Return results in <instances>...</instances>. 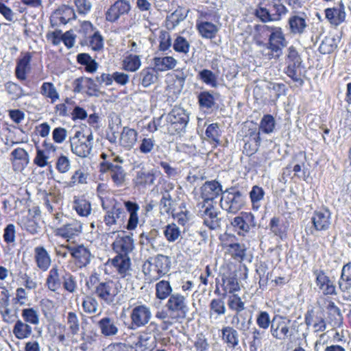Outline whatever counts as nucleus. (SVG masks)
I'll list each match as a JSON object with an SVG mask.
<instances>
[{"label":"nucleus","mask_w":351,"mask_h":351,"mask_svg":"<svg viewBox=\"0 0 351 351\" xmlns=\"http://www.w3.org/2000/svg\"><path fill=\"white\" fill-rule=\"evenodd\" d=\"M189 121L187 112L181 107H174L166 116L165 127L171 135L181 134L185 131Z\"/></svg>","instance_id":"obj_1"},{"label":"nucleus","mask_w":351,"mask_h":351,"mask_svg":"<svg viewBox=\"0 0 351 351\" xmlns=\"http://www.w3.org/2000/svg\"><path fill=\"white\" fill-rule=\"evenodd\" d=\"M121 289V284L119 281L108 280L100 282L95 286V294L105 304L112 306L115 304Z\"/></svg>","instance_id":"obj_2"},{"label":"nucleus","mask_w":351,"mask_h":351,"mask_svg":"<svg viewBox=\"0 0 351 351\" xmlns=\"http://www.w3.org/2000/svg\"><path fill=\"white\" fill-rule=\"evenodd\" d=\"M302 58L293 46H290L287 49V54L286 56L285 73L291 78L294 82H298L300 85L304 84L303 80L301 78L302 69L304 67L302 64Z\"/></svg>","instance_id":"obj_3"},{"label":"nucleus","mask_w":351,"mask_h":351,"mask_svg":"<svg viewBox=\"0 0 351 351\" xmlns=\"http://www.w3.org/2000/svg\"><path fill=\"white\" fill-rule=\"evenodd\" d=\"M245 204V196L235 189H227L222 193L220 206L228 213L236 214Z\"/></svg>","instance_id":"obj_4"},{"label":"nucleus","mask_w":351,"mask_h":351,"mask_svg":"<svg viewBox=\"0 0 351 351\" xmlns=\"http://www.w3.org/2000/svg\"><path fill=\"white\" fill-rule=\"evenodd\" d=\"M165 306L171 319L184 318L189 311L186 297L179 293L171 295Z\"/></svg>","instance_id":"obj_5"},{"label":"nucleus","mask_w":351,"mask_h":351,"mask_svg":"<svg viewBox=\"0 0 351 351\" xmlns=\"http://www.w3.org/2000/svg\"><path fill=\"white\" fill-rule=\"evenodd\" d=\"M152 317L151 308L141 302H137L132 308L130 313V328L136 329L145 326L149 323Z\"/></svg>","instance_id":"obj_6"},{"label":"nucleus","mask_w":351,"mask_h":351,"mask_svg":"<svg viewBox=\"0 0 351 351\" xmlns=\"http://www.w3.org/2000/svg\"><path fill=\"white\" fill-rule=\"evenodd\" d=\"M291 321L285 317L276 315L272 319L270 328L271 336L277 340L291 339L292 331L290 328Z\"/></svg>","instance_id":"obj_7"},{"label":"nucleus","mask_w":351,"mask_h":351,"mask_svg":"<svg viewBox=\"0 0 351 351\" xmlns=\"http://www.w3.org/2000/svg\"><path fill=\"white\" fill-rule=\"evenodd\" d=\"M80 132H77L70 139L71 152L79 157L86 158L92 150L93 136L90 134L86 138L83 136V138H80Z\"/></svg>","instance_id":"obj_8"},{"label":"nucleus","mask_w":351,"mask_h":351,"mask_svg":"<svg viewBox=\"0 0 351 351\" xmlns=\"http://www.w3.org/2000/svg\"><path fill=\"white\" fill-rule=\"evenodd\" d=\"M288 12L282 3H273L269 9L259 6L256 10V16L263 22L279 21Z\"/></svg>","instance_id":"obj_9"},{"label":"nucleus","mask_w":351,"mask_h":351,"mask_svg":"<svg viewBox=\"0 0 351 351\" xmlns=\"http://www.w3.org/2000/svg\"><path fill=\"white\" fill-rule=\"evenodd\" d=\"M132 182L135 186L146 189L155 184L156 178L161 174L157 169H148L145 167L136 171Z\"/></svg>","instance_id":"obj_10"},{"label":"nucleus","mask_w":351,"mask_h":351,"mask_svg":"<svg viewBox=\"0 0 351 351\" xmlns=\"http://www.w3.org/2000/svg\"><path fill=\"white\" fill-rule=\"evenodd\" d=\"M131 10V5L128 0H117L105 12L108 22L116 23L121 16L128 14Z\"/></svg>","instance_id":"obj_11"},{"label":"nucleus","mask_w":351,"mask_h":351,"mask_svg":"<svg viewBox=\"0 0 351 351\" xmlns=\"http://www.w3.org/2000/svg\"><path fill=\"white\" fill-rule=\"evenodd\" d=\"M110 263L121 278L127 281L132 280L133 269L129 256L116 255Z\"/></svg>","instance_id":"obj_12"},{"label":"nucleus","mask_w":351,"mask_h":351,"mask_svg":"<svg viewBox=\"0 0 351 351\" xmlns=\"http://www.w3.org/2000/svg\"><path fill=\"white\" fill-rule=\"evenodd\" d=\"M231 225L238 234L244 236L256 226L254 215L252 213H241L232 219Z\"/></svg>","instance_id":"obj_13"},{"label":"nucleus","mask_w":351,"mask_h":351,"mask_svg":"<svg viewBox=\"0 0 351 351\" xmlns=\"http://www.w3.org/2000/svg\"><path fill=\"white\" fill-rule=\"evenodd\" d=\"M200 216L204 220V224L210 230H217L221 228V219L219 217V212L217 211L212 204H208L207 206L204 204L199 211Z\"/></svg>","instance_id":"obj_14"},{"label":"nucleus","mask_w":351,"mask_h":351,"mask_svg":"<svg viewBox=\"0 0 351 351\" xmlns=\"http://www.w3.org/2000/svg\"><path fill=\"white\" fill-rule=\"evenodd\" d=\"M287 45V41L282 29L274 32L273 34H269L267 43V49L271 51V54H269V59L278 58L282 55V49Z\"/></svg>","instance_id":"obj_15"},{"label":"nucleus","mask_w":351,"mask_h":351,"mask_svg":"<svg viewBox=\"0 0 351 351\" xmlns=\"http://www.w3.org/2000/svg\"><path fill=\"white\" fill-rule=\"evenodd\" d=\"M125 217V213L123 209L119 204H116L106 211L104 221L107 226L112 228L113 231H114L120 227Z\"/></svg>","instance_id":"obj_16"},{"label":"nucleus","mask_w":351,"mask_h":351,"mask_svg":"<svg viewBox=\"0 0 351 351\" xmlns=\"http://www.w3.org/2000/svg\"><path fill=\"white\" fill-rule=\"evenodd\" d=\"M201 197L204 203L212 202L219 195H222L223 189L221 184L216 180L206 182L199 189Z\"/></svg>","instance_id":"obj_17"},{"label":"nucleus","mask_w":351,"mask_h":351,"mask_svg":"<svg viewBox=\"0 0 351 351\" xmlns=\"http://www.w3.org/2000/svg\"><path fill=\"white\" fill-rule=\"evenodd\" d=\"M112 246L117 255L129 256L134 249V239L123 232L122 235L118 234Z\"/></svg>","instance_id":"obj_18"},{"label":"nucleus","mask_w":351,"mask_h":351,"mask_svg":"<svg viewBox=\"0 0 351 351\" xmlns=\"http://www.w3.org/2000/svg\"><path fill=\"white\" fill-rule=\"evenodd\" d=\"M101 168L104 172L110 171V177L115 185L117 186L123 185L125 181L126 173L120 165L104 161L101 163Z\"/></svg>","instance_id":"obj_19"},{"label":"nucleus","mask_w":351,"mask_h":351,"mask_svg":"<svg viewBox=\"0 0 351 351\" xmlns=\"http://www.w3.org/2000/svg\"><path fill=\"white\" fill-rule=\"evenodd\" d=\"M82 231V225L80 221L71 219L63 223L56 230V235L68 240L78 236Z\"/></svg>","instance_id":"obj_20"},{"label":"nucleus","mask_w":351,"mask_h":351,"mask_svg":"<svg viewBox=\"0 0 351 351\" xmlns=\"http://www.w3.org/2000/svg\"><path fill=\"white\" fill-rule=\"evenodd\" d=\"M324 13L330 24L335 27L339 26L346 20V8L342 1L337 6L325 9Z\"/></svg>","instance_id":"obj_21"},{"label":"nucleus","mask_w":351,"mask_h":351,"mask_svg":"<svg viewBox=\"0 0 351 351\" xmlns=\"http://www.w3.org/2000/svg\"><path fill=\"white\" fill-rule=\"evenodd\" d=\"M316 277V285L324 295H336V287L330 278L322 270L313 272Z\"/></svg>","instance_id":"obj_22"},{"label":"nucleus","mask_w":351,"mask_h":351,"mask_svg":"<svg viewBox=\"0 0 351 351\" xmlns=\"http://www.w3.org/2000/svg\"><path fill=\"white\" fill-rule=\"evenodd\" d=\"M311 221L315 230L325 231L331 225L330 212L327 209L315 211Z\"/></svg>","instance_id":"obj_23"},{"label":"nucleus","mask_w":351,"mask_h":351,"mask_svg":"<svg viewBox=\"0 0 351 351\" xmlns=\"http://www.w3.org/2000/svg\"><path fill=\"white\" fill-rule=\"evenodd\" d=\"M290 32L294 35H301L308 27L307 17L304 13L292 14L288 20Z\"/></svg>","instance_id":"obj_24"},{"label":"nucleus","mask_w":351,"mask_h":351,"mask_svg":"<svg viewBox=\"0 0 351 351\" xmlns=\"http://www.w3.org/2000/svg\"><path fill=\"white\" fill-rule=\"evenodd\" d=\"M138 132L129 127H123L120 137L119 144L125 150L132 149L136 144L138 139Z\"/></svg>","instance_id":"obj_25"},{"label":"nucleus","mask_w":351,"mask_h":351,"mask_svg":"<svg viewBox=\"0 0 351 351\" xmlns=\"http://www.w3.org/2000/svg\"><path fill=\"white\" fill-rule=\"evenodd\" d=\"M71 256L80 268L86 267L91 260V254L89 250L82 245L73 246Z\"/></svg>","instance_id":"obj_26"},{"label":"nucleus","mask_w":351,"mask_h":351,"mask_svg":"<svg viewBox=\"0 0 351 351\" xmlns=\"http://www.w3.org/2000/svg\"><path fill=\"white\" fill-rule=\"evenodd\" d=\"M124 206L129 214L126 228L128 230H134L137 228L140 221L138 215L140 206L137 203L131 201L124 202Z\"/></svg>","instance_id":"obj_27"},{"label":"nucleus","mask_w":351,"mask_h":351,"mask_svg":"<svg viewBox=\"0 0 351 351\" xmlns=\"http://www.w3.org/2000/svg\"><path fill=\"white\" fill-rule=\"evenodd\" d=\"M34 258L38 269L43 271L48 270L51 263V258L43 246H37L34 248Z\"/></svg>","instance_id":"obj_28"},{"label":"nucleus","mask_w":351,"mask_h":351,"mask_svg":"<svg viewBox=\"0 0 351 351\" xmlns=\"http://www.w3.org/2000/svg\"><path fill=\"white\" fill-rule=\"evenodd\" d=\"M220 337L223 342L226 344L229 348L234 349L239 346V332L232 326H223L221 330Z\"/></svg>","instance_id":"obj_29"},{"label":"nucleus","mask_w":351,"mask_h":351,"mask_svg":"<svg viewBox=\"0 0 351 351\" xmlns=\"http://www.w3.org/2000/svg\"><path fill=\"white\" fill-rule=\"evenodd\" d=\"M178 61L172 56H156L152 59L153 67L158 71H167L173 69Z\"/></svg>","instance_id":"obj_30"},{"label":"nucleus","mask_w":351,"mask_h":351,"mask_svg":"<svg viewBox=\"0 0 351 351\" xmlns=\"http://www.w3.org/2000/svg\"><path fill=\"white\" fill-rule=\"evenodd\" d=\"M97 326L101 333L105 337H111L117 335L119 328L114 318L105 317L101 318L98 322Z\"/></svg>","instance_id":"obj_31"},{"label":"nucleus","mask_w":351,"mask_h":351,"mask_svg":"<svg viewBox=\"0 0 351 351\" xmlns=\"http://www.w3.org/2000/svg\"><path fill=\"white\" fill-rule=\"evenodd\" d=\"M339 287L342 292L348 295V298L351 296V263L343 267Z\"/></svg>","instance_id":"obj_32"},{"label":"nucleus","mask_w":351,"mask_h":351,"mask_svg":"<svg viewBox=\"0 0 351 351\" xmlns=\"http://www.w3.org/2000/svg\"><path fill=\"white\" fill-rule=\"evenodd\" d=\"M132 337H136V335L132 334L128 337L127 341L130 342V339H132ZM136 339L137 341L134 342V343L136 347L141 349L142 351H152L156 346V338L155 337L154 339H152V337L141 333L139 335L136 336Z\"/></svg>","instance_id":"obj_33"},{"label":"nucleus","mask_w":351,"mask_h":351,"mask_svg":"<svg viewBox=\"0 0 351 351\" xmlns=\"http://www.w3.org/2000/svg\"><path fill=\"white\" fill-rule=\"evenodd\" d=\"M209 318L211 322H214L217 319L225 315L226 308L225 302L222 299H213L209 304Z\"/></svg>","instance_id":"obj_34"},{"label":"nucleus","mask_w":351,"mask_h":351,"mask_svg":"<svg viewBox=\"0 0 351 351\" xmlns=\"http://www.w3.org/2000/svg\"><path fill=\"white\" fill-rule=\"evenodd\" d=\"M62 277L60 276L58 266H53L49 271L46 279V285L51 291H56L61 287Z\"/></svg>","instance_id":"obj_35"},{"label":"nucleus","mask_w":351,"mask_h":351,"mask_svg":"<svg viewBox=\"0 0 351 351\" xmlns=\"http://www.w3.org/2000/svg\"><path fill=\"white\" fill-rule=\"evenodd\" d=\"M154 269L156 270V274H158L159 277L165 275L170 269L171 258L162 254H158L154 259Z\"/></svg>","instance_id":"obj_36"},{"label":"nucleus","mask_w":351,"mask_h":351,"mask_svg":"<svg viewBox=\"0 0 351 351\" xmlns=\"http://www.w3.org/2000/svg\"><path fill=\"white\" fill-rule=\"evenodd\" d=\"M141 84L147 88L154 84L157 80V71L154 67H146L141 70L138 74Z\"/></svg>","instance_id":"obj_37"},{"label":"nucleus","mask_w":351,"mask_h":351,"mask_svg":"<svg viewBox=\"0 0 351 351\" xmlns=\"http://www.w3.org/2000/svg\"><path fill=\"white\" fill-rule=\"evenodd\" d=\"M31 58L30 53H26L19 60L15 70L16 76L18 79L21 80L26 79V73L29 69Z\"/></svg>","instance_id":"obj_38"},{"label":"nucleus","mask_w":351,"mask_h":351,"mask_svg":"<svg viewBox=\"0 0 351 351\" xmlns=\"http://www.w3.org/2000/svg\"><path fill=\"white\" fill-rule=\"evenodd\" d=\"M73 207L77 215L81 217H88L92 210L89 201L83 197H75Z\"/></svg>","instance_id":"obj_39"},{"label":"nucleus","mask_w":351,"mask_h":351,"mask_svg":"<svg viewBox=\"0 0 351 351\" xmlns=\"http://www.w3.org/2000/svg\"><path fill=\"white\" fill-rule=\"evenodd\" d=\"M13 334L18 339H24L29 337L32 332V327L25 322L19 319L16 322L13 330Z\"/></svg>","instance_id":"obj_40"},{"label":"nucleus","mask_w":351,"mask_h":351,"mask_svg":"<svg viewBox=\"0 0 351 351\" xmlns=\"http://www.w3.org/2000/svg\"><path fill=\"white\" fill-rule=\"evenodd\" d=\"M197 27L202 37L210 39L215 38L219 31L217 25L208 21L197 23Z\"/></svg>","instance_id":"obj_41"},{"label":"nucleus","mask_w":351,"mask_h":351,"mask_svg":"<svg viewBox=\"0 0 351 351\" xmlns=\"http://www.w3.org/2000/svg\"><path fill=\"white\" fill-rule=\"evenodd\" d=\"M155 289L156 298L160 300H166L173 294V289L170 282L167 280H162L157 282L155 286Z\"/></svg>","instance_id":"obj_42"},{"label":"nucleus","mask_w":351,"mask_h":351,"mask_svg":"<svg viewBox=\"0 0 351 351\" xmlns=\"http://www.w3.org/2000/svg\"><path fill=\"white\" fill-rule=\"evenodd\" d=\"M266 332L265 330L253 328L252 330V337L249 341L250 351H258L262 346V341L265 338Z\"/></svg>","instance_id":"obj_43"},{"label":"nucleus","mask_w":351,"mask_h":351,"mask_svg":"<svg viewBox=\"0 0 351 351\" xmlns=\"http://www.w3.org/2000/svg\"><path fill=\"white\" fill-rule=\"evenodd\" d=\"M197 77L204 84L212 88H216L218 86L217 75L209 69H204L199 71Z\"/></svg>","instance_id":"obj_44"},{"label":"nucleus","mask_w":351,"mask_h":351,"mask_svg":"<svg viewBox=\"0 0 351 351\" xmlns=\"http://www.w3.org/2000/svg\"><path fill=\"white\" fill-rule=\"evenodd\" d=\"M62 284L64 289L69 293H75L78 289L76 276L66 271L62 275Z\"/></svg>","instance_id":"obj_45"},{"label":"nucleus","mask_w":351,"mask_h":351,"mask_svg":"<svg viewBox=\"0 0 351 351\" xmlns=\"http://www.w3.org/2000/svg\"><path fill=\"white\" fill-rule=\"evenodd\" d=\"M40 94L45 98L50 99L51 104H54L60 98V95L51 82H44L40 87Z\"/></svg>","instance_id":"obj_46"},{"label":"nucleus","mask_w":351,"mask_h":351,"mask_svg":"<svg viewBox=\"0 0 351 351\" xmlns=\"http://www.w3.org/2000/svg\"><path fill=\"white\" fill-rule=\"evenodd\" d=\"M265 191L258 186H254L250 192V197L252 205V209L257 211L261 208V202L263 199Z\"/></svg>","instance_id":"obj_47"},{"label":"nucleus","mask_w":351,"mask_h":351,"mask_svg":"<svg viewBox=\"0 0 351 351\" xmlns=\"http://www.w3.org/2000/svg\"><path fill=\"white\" fill-rule=\"evenodd\" d=\"M18 223L22 229L25 230L32 234H37L39 232L40 227L38 223L30 216L22 217L19 220Z\"/></svg>","instance_id":"obj_48"},{"label":"nucleus","mask_w":351,"mask_h":351,"mask_svg":"<svg viewBox=\"0 0 351 351\" xmlns=\"http://www.w3.org/2000/svg\"><path fill=\"white\" fill-rule=\"evenodd\" d=\"M276 125V120L272 115L265 114L260 121L259 131L267 134H271L275 130Z\"/></svg>","instance_id":"obj_49"},{"label":"nucleus","mask_w":351,"mask_h":351,"mask_svg":"<svg viewBox=\"0 0 351 351\" xmlns=\"http://www.w3.org/2000/svg\"><path fill=\"white\" fill-rule=\"evenodd\" d=\"M141 65L140 57L136 55H129L124 58L122 63V67L125 71L134 72L137 71Z\"/></svg>","instance_id":"obj_50"},{"label":"nucleus","mask_w":351,"mask_h":351,"mask_svg":"<svg viewBox=\"0 0 351 351\" xmlns=\"http://www.w3.org/2000/svg\"><path fill=\"white\" fill-rule=\"evenodd\" d=\"M77 60L79 64L85 66L87 72L93 73L97 71V63L88 53H79Z\"/></svg>","instance_id":"obj_51"},{"label":"nucleus","mask_w":351,"mask_h":351,"mask_svg":"<svg viewBox=\"0 0 351 351\" xmlns=\"http://www.w3.org/2000/svg\"><path fill=\"white\" fill-rule=\"evenodd\" d=\"M163 233L166 239L170 243L175 242L181 237V230L174 223L167 225Z\"/></svg>","instance_id":"obj_52"},{"label":"nucleus","mask_w":351,"mask_h":351,"mask_svg":"<svg viewBox=\"0 0 351 351\" xmlns=\"http://www.w3.org/2000/svg\"><path fill=\"white\" fill-rule=\"evenodd\" d=\"M156 146V140L153 136H144L140 140L138 150L143 154H151Z\"/></svg>","instance_id":"obj_53"},{"label":"nucleus","mask_w":351,"mask_h":351,"mask_svg":"<svg viewBox=\"0 0 351 351\" xmlns=\"http://www.w3.org/2000/svg\"><path fill=\"white\" fill-rule=\"evenodd\" d=\"M21 316L27 324L38 325L39 324V313L34 308H23Z\"/></svg>","instance_id":"obj_54"},{"label":"nucleus","mask_w":351,"mask_h":351,"mask_svg":"<svg viewBox=\"0 0 351 351\" xmlns=\"http://www.w3.org/2000/svg\"><path fill=\"white\" fill-rule=\"evenodd\" d=\"M256 323L259 329L265 331L269 327L271 328L272 319H271L270 315L267 311H261L256 315Z\"/></svg>","instance_id":"obj_55"},{"label":"nucleus","mask_w":351,"mask_h":351,"mask_svg":"<svg viewBox=\"0 0 351 351\" xmlns=\"http://www.w3.org/2000/svg\"><path fill=\"white\" fill-rule=\"evenodd\" d=\"M205 134L209 141L215 143L216 145L219 144L220 142L219 136L221 135L219 124L215 123L208 125L206 130Z\"/></svg>","instance_id":"obj_56"},{"label":"nucleus","mask_w":351,"mask_h":351,"mask_svg":"<svg viewBox=\"0 0 351 351\" xmlns=\"http://www.w3.org/2000/svg\"><path fill=\"white\" fill-rule=\"evenodd\" d=\"M173 199L169 193L165 191L162 193V197L159 203V210L161 214H169L172 208Z\"/></svg>","instance_id":"obj_57"},{"label":"nucleus","mask_w":351,"mask_h":351,"mask_svg":"<svg viewBox=\"0 0 351 351\" xmlns=\"http://www.w3.org/2000/svg\"><path fill=\"white\" fill-rule=\"evenodd\" d=\"M82 308L86 313H95L98 310L99 303L92 295H86L82 302Z\"/></svg>","instance_id":"obj_58"},{"label":"nucleus","mask_w":351,"mask_h":351,"mask_svg":"<svg viewBox=\"0 0 351 351\" xmlns=\"http://www.w3.org/2000/svg\"><path fill=\"white\" fill-rule=\"evenodd\" d=\"M67 325L72 335H77L80 331V320L77 314L74 312H69L67 314Z\"/></svg>","instance_id":"obj_59"},{"label":"nucleus","mask_w":351,"mask_h":351,"mask_svg":"<svg viewBox=\"0 0 351 351\" xmlns=\"http://www.w3.org/2000/svg\"><path fill=\"white\" fill-rule=\"evenodd\" d=\"M256 140H246L243 139L245 144L243 146V152L247 156H252V154H255L261 145V137L256 136Z\"/></svg>","instance_id":"obj_60"},{"label":"nucleus","mask_w":351,"mask_h":351,"mask_svg":"<svg viewBox=\"0 0 351 351\" xmlns=\"http://www.w3.org/2000/svg\"><path fill=\"white\" fill-rule=\"evenodd\" d=\"M173 48L176 52L187 54L190 49V44L185 38L178 36L173 43Z\"/></svg>","instance_id":"obj_61"},{"label":"nucleus","mask_w":351,"mask_h":351,"mask_svg":"<svg viewBox=\"0 0 351 351\" xmlns=\"http://www.w3.org/2000/svg\"><path fill=\"white\" fill-rule=\"evenodd\" d=\"M336 48V40L332 37H326L320 44L319 51L323 54H329Z\"/></svg>","instance_id":"obj_62"},{"label":"nucleus","mask_w":351,"mask_h":351,"mask_svg":"<svg viewBox=\"0 0 351 351\" xmlns=\"http://www.w3.org/2000/svg\"><path fill=\"white\" fill-rule=\"evenodd\" d=\"M239 289L240 287L236 278L227 277L223 278V290L226 293H233Z\"/></svg>","instance_id":"obj_63"},{"label":"nucleus","mask_w":351,"mask_h":351,"mask_svg":"<svg viewBox=\"0 0 351 351\" xmlns=\"http://www.w3.org/2000/svg\"><path fill=\"white\" fill-rule=\"evenodd\" d=\"M198 102L201 108L209 109L211 108L214 104V97L209 92H202L198 95Z\"/></svg>","instance_id":"obj_64"}]
</instances>
